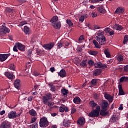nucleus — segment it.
Returning a JSON list of instances; mask_svg holds the SVG:
<instances>
[{"label": "nucleus", "instance_id": "603ef678", "mask_svg": "<svg viewBox=\"0 0 128 128\" xmlns=\"http://www.w3.org/2000/svg\"><path fill=\"white\" fill-rule=\"evenodd\" d=\"M90 16H92V18H96V16H98V13L96 12H92Z\"/></svg>", "mask_w": 128, "mask_h": 128}, {"label": "nucleus", "instance_id": "f257e3e1", "mask_svg": "<svg viewBox=\"0 0 128 128\" xmlns=\"http://www.w3.org/2000/svg\"><path fill=\"white\" fill-rule=\"evenodd\" d=\"M89 104L93 110L96 106V108L95 110L91 111L88 114V116H90V118H98L100 116V106H98V104L96 103L94 100L90 101Z\"/></svg>", "mask_w": 128, "mask_h": 128}, {"label": "nucleus", "instance_id": "b1692460", "mask_svg": "<svg viewBox=\"0 0 128 128\" xmlns=\"http://www.w3.org/2000/svg\"><path fill=\"white\" fill-rule=\"evenodd\" d=\"M48 84L50 88V90H51V92H56V86L54 85V84L51 82Z\"/></svg>", "mask_w": 128, "mask_h": 128}, {"label": "nucleus", "instance_id": "4d7b16f0", "mask_svg": "<svg viewBox=\"0 0 128 128\" xmlns=\"http://www.w3.org/2000/svg\"><path fill=\"white\" fill-rule=\"evenodd\" d=\"M124 72H128V65H126L124 66Z\"/></svg>", "mask_w": 128, "mask_h": 128}, {"label": "nucleus", "instance_id": "6e6552de", "mask_svg": "<svg viewBox=\"0 0 128 128\" xmlns=\"http://www.w3.org/2000/svg\"><path fill=\"white\" fill-rule=\"evenodd\" d=\"M54 46V42H50L48 44H44L42 46V48L47 50H52Z\"/></svg>", "mask_w": 128, "mask_h": 128}, {"label": "nucleus", "instance_id": "c03bdc74", "mask_svg": "<svg viewBox=\"0 0 128 128\" xmlns=\"http://www.w3.org/2000/svg\"><path fill=\"white\" fill-rule=\"evenodd\" d=\"M66 22V24H68V26H74V24L72 23V20H67Z\"/></svg>", "mask_w": 128, "mask_h": 128}, {"label": "nucleus", "instance_id": "72a5a7b5", "mask_svg": "<svg viewBox=\"0 0 128 128\" xmlns=\"http://www.w3.org/2000/svg\"><path fill=\"white\" fill-rule=\"evenodd\" d=\"M29 114L30 116H36V112L34 110L32 109L29 111Z\"/></svg>", "mask_w": 128, "mask_h": 128}, {"label": "nucleus", "instance_id": "7ed1b4c3", "mask_svg": "<svg viewBox=\"0 0 128 128\" xmlns=\"http://www.w3.org/2000/svg\"><path fill=\"white\" fill-rule=\"evenodd\" d=\"M96 40L101 46L106 44V36L104 35H100L96 36Z\"/></svg>", "mask_w": 128, "mask_h": 128}, {"label": "nucleus", "instance_id": "473e14b6", "mask_svg": "<svg viewBox=\"0 0 128 128\" xmlns=\"http://www.w3.org/2000/svg\"><path fill=\"white\" fill-rule=\"evenodd\" d=\"M6 60V56L4 54H0V62H2Z\"/></svg>", "mask_w": 128, "mask_h": 128}, {"label": "nucleus", "instance_id": "79ce46f5", "mask_svg": "<svg viewBox=\"0 0 128 128\" xmlns=\"http://www.w3.org/2000/svg\"><path fill=\"white\" fill-rule=\"evenodd\" d=\"M36 52L38 56H42V54H44V50H36Z\"/></svg>", "mask_w": 128, "mask_h": 128}, {"label": "nucleus", "instance_id": "58836bf2", "mask_svg": "<svg viewBox=\"0 0 128 128\" xmlns=\"http://www.w3.org/2000/svg\"><path fill=\"white\" fill-rule=\"evenodd\" d=\"M5 30H6L4 29V26H3L2 28H0V36H4V34H6Z\"/></svg>", "mask_w": 128, "mask_h": 128}, {"label": "nucleus", "instance_id": "bf43d9fd", "mask_svg": "<svg viewBox=\"0 0 128 128\" xmlns=\"http://www.w3.org/2000/svg\"><path fill=\"white\" fill-rule=\"evenodd\" d=\"M64 46H70V43L68 41H64Z\"/></svg>", "mask_w": 128, "mask_h": 128}, {"label": "nucleus", "instance_id": "4be33fe9", "mask_svg": "<svg viewBox=\"0 0 128 128\" xmlns=\"http://www.w3.org/2000/svg\"><path fill=\"white\" fill-rule=\"evenodd\" d=\"M97 10L100 14H106V9H104V6H100L97 8Z\"/></svg>", "mask_w": 128, "mask_h": 128}, {"label": "nucleus", "instance_id": "6ab92c4d", "mask_svg": "<svg viewBox=\"0 0 128 128\" xmlns=\"http://www.w3.org/2000/svg\"><path fill=\"white\" fill-rule=\"evenodd\" d=\"M102 69L98 68L94 70L93 71V76H100V74H102Z\"/></svg>", "mask_w": 128, "mask_h": 128}, {"label": "nucleus", "instance_id": "c756f323", "mask_svg": "<svg viewBox=\"0 0 128 128\" xmlns=\"http://www.w3.org/2000/svg\"><path fill=\"white\" fill-rule=\"evenodd\" d=\"M115 12H118V14H124V8H118L116 10Z\"/></svg>", "mask_w": 128, "mask_h": 128}, {"label": "nucleus", "instance_id": "412c9836", "mask_svg": "<svg viewBox=\"0 0 128 128\" xmlns=\"http://www.w3.org/2000/svg\"><path fill=\"white\" fill-rule=\"evenodd\" d=\"M58 74L60 76V78H64L66 76V70H64V69H62L58 73Z\"/></svg>", "mask_w": 128, "mask_h": 128}, {"label": "nucleus", "instance_id": "f704fd0d", "mask_svg": "<svg viewBox=\"0 0 128 128\" xmlns=\"http://www.w3.org/2000/svg\"><path fill=\"white\" fill-rule=\"evenodd\" d=\"M62 122L64 126H65L66 128L70 126V121L64 120Z\"/></svg>", "mask_w": 128, "mask_h": 128}, {"label": "nucleus", "instance_id": "8fccbe9b", "mask_svg": "<svg viewBox=\"0 0 128 128\" xmlns=\"http://www.w3.org/2000/svg\"><path fill=\"white\" fill-rule=\"evenodd\" d=\"M24 24H28V22L26 21H22L19 23L18 26H24Z\"/></svg>", "mask_w": 128, "mask_h": 128}, {"label": "nucleus", "instance_id": "9b49d317", "mask_svg": "<svg viewBox=\"0 0 128 128\" xmlns=\"http://www.w3.org/2000/svg\"><path fill=\"white\" fill-rule=\"evenodd\" d=\"M0 128H10V122L8 121H4L0 125Z\"/></svg>", "mask_w": 128, "mask_h": 128}, {"label": "nucleus", "instance_id": "7c9ffc66", "mask_svg": "<svg viewBox=\"0 0 128 128\" xmlns=\"http://www.w3.org/2000/svg\"><path fill=\"white\" fill-rule=\"evenodd\" d=\"M57 46L58 48H62V46H64V40H60L57 44Z\"/></svg>", "mask_w": 128, "mask_h": 128}, {"label": "nucleus", "instance_id": "49530a36", "mask_svg": "<svg viewBox=\"0 0 128 128\" xmlns=\"http://www.w3.org/2000/svg\"><path fill=\"white\" fill-rule=\"evenodd\" d=\"M104 54L106 56V58H110V54L108 51V49H106L104 50Z\"/></svg>", "mask_w": 128, "mask_h": 128}, {"label": "nucleus", "instance_id": "5701e85b", "mask_svg": "<svg viewBox=\"0 0 128 128\" xmlns=\"http://www.w3.org/2000/svg\"><path fill=\"white\" fill-rule=\"evenodd\" d=\"M61 94H62L64 96H67L68 94V90H66V88H63L61 90Z\"/></svg>", "mask_w": 128, "mask_h": 128}, {"label": "nucleus", "instance_id": "393cba45", "mask_svg": "<svg viewBox=\"0 0 128 128\" xmlns=\"http://www.w3.org/2000/svg\"><path fill=\"white\" fill-rule=\"evenodd\" d=\"M90 88H92V86H96V84H98V79L96 78H94V79H92L91 81H90Z\"/></svg>", "mask_w": 128, "mask_h": 128}, {"label": "nucleus", "instance_id": "69168bd1", "mask_svg": "<svg viewBox=\"0 0 128 128\" xmlns=\"http://www.w3.org/2000/svg\"><path fill=\"white\" fill-rule=\"evenodd\" d=\"M32 54V49H30L28 51V56H30V55Z\"/></svg>", "mask_w": 128, "mask_h": 128}, {"label": "nucleus", "instance_id": "13d9d810", "mask_svg": "<svg viewBox=\"0 0 128 128\" xmlns=\"http://www.w3.org/2000/svg\"><path fill=\"white\" fill-rule=\"evenodd\" d=\"M35 122H36V117L32 118L30 122L31 124Z\"/></svg>", "mask_w": 128, "mask_h": 128}, {"label": "nucleus", "instance_id": "09e8293b", "mask_svg": "<svg viewBox=\"0 0 128 128\" xmlns=\"http://www.w3.org/2000/svg\"><path fill=\"white\" fill-rule=\"evenodd\" d=\"M128 42V35H126L124 36V42H123L124 44H126V42Z\"/></svg>", "mask_w": 128, "mask_h": 128}, {"label": "nucleus", "instance_id": "774afa93", "mask_svg": "<svg viewBox=\"0 0 128 128\" xmlns=\"http://www.w3.org/2000/svg\"><path fill=\"white\" fill-rule=\"evenodd\" d=\"M50 70L51 72H56V68H54V67H52L50 68Z\"/></svg>", "mask_w": 128, "mask_h": 128}, {"label": "nucleus", "instance_id": "a19ab883", "mask_svg": "<svg viewBox=\"0 0 128 128\" xmlns=\"http://www.w3.org/2000/svg\"><path fill=\"white\" fill-rule=\"evenodd\" d=\"M127 76H124L120 78V82H126Z\"/></svg>", "mask_w": 128, "mask_h": 128}, {"label": "nucleus", "instance_id": "a878e982", "mask_svg": "<svg viewBox=\"0 0 128 128\" xmlns=\"http://www.w3.org/2000/svg\"><path fill=\"white\" fill-rule=\"evenodd\" d=\"M73 102L74 104H80V102H82V100H80V97H75L73 99Z\"/></svg>", "mask_w": 128, "mask_h": 128}, {"label": "nucleus", "instance_id": "2eb2a0df", "mask_svg": "<svg viewBox=\"0 0 128 128\" xmlns=\"http://www.w3.org/2000/svg\"><path fill=\"white\" fill-rule=\"evenodd\" d=\"M86 124V119L84 117L79 118L77 121V124L79 126H84Z\"/></svg>", "mask_w": 128, "mask_h": 128}, {"label": "nucleus", "instance_id": "e433bc0d", "mask_svg": "<svg viewBox=\"0 0 128 128\" xmlns=\"http://www.w3.org/2000/svg\"><path fill=\"white\" fill-rule=\"evenodd\" d=\"M92 42L94 44L95 46V48H100V46L98 44V42H96V40H92Z\"/></svg>", "mask_w": 128, "mask_h": 128}, {"label": "nucleus", "instance_id": "aec40b11", "mask_svg": "<svg viewBox=\"0 0 128 128\" xmlns=\"http://www.w3.org/2000/svg\"><path fill=\"white\" fill-rule=\"evenodd\" d=\"M118 88L119 90L118 96H124V94H126L124 90H122V84H119Z\"/></svg>", "mask_w": 128, "mask_h": 128}, {"label": "nucleus", "instance_id": "680f3d73", "mask_svg": "<svg viewBox=\"0 0 128 128\" xmlns=\"http://www.w3.org/2000/svg\"><path fill=\"white\" fill-rule=\"evenodd\" d=\"M75 112H76V109L74 108H72L71 114H74Z\"/></svg>", "mask_w": 128, "mask_h": 128}, {"label": "nucleus", "instance_id": "20e7f679", "mask_svg": "<svg viewBox=\"0 0 128 128\" xmlns=\"http://www.w3.org/2000/svg\"><path fill=\"white\" fill-rule=\"evenodd\" d=\"M52 98V96L50 93H48L42 96V102L44 104H48V102Z\"/></svg>", "mask_w": 128, "mask_h": 128}, {"label": "nucleus", "instance_id": "f8f14e48", "mask_svg": "<svg viewBox=\"0 0 128 128\" xmlns=\"http://www.w3.org/2000/svg\"><path fill=\"white\" fill-rule=\"evenodd\" d=\"M108 109H102L100 111V115L102 116H110V112L108 110Z\"/></svg>", "mask_w": 128, "mask_h": 128}, {"label": "nucleus", "instance_id": "4c0bfd02", "mask_svg": "<svg viewBox=\"0 0 128 128\" xmlns=\"http://www.w3.org/2000/svg\"><path fill=\"white\" fill-rule=\"evenodd\" d=\"M88 52L90 54H91V56H96V54H98L97 51L92 50H89Z\"/></svg>", "mask_w": 128, "mask_h": 128}, {"label": "nucleus", "instance_id": "ea45409f", "mask_svg": "<svg viewBox=\"0 0 128 128\" xmlns=\"http://www.w3.org/2000/svg\"><path fill=\"white\" fill-rule=\"evenodd\" d=\"M8 68L12 70H16V66L14 64H10L8 66Z\"/></svg>", "mask_w": 128, "mask_h": 128}, {"label": "nucleus", "instance_id": "dca6fc26", "mask_svg": "<svg viewBox=\"0 0 128 128\" xmlns=\"http://www.w3.org/2000/svg\"><path fill=\"white\" fill-rule=\"evenodd\" d=\"M113 30H120V32L124 30V27L120 24H116L113 26Z\"/></svg>", "mask_w": 128, "mask_h": 128}, {"label": "nucleus", "instance_id": "c85d7f7f", "mask_svg": "<svg viewBox=\"0 0 128 128\" xmlns=\"http://www.w3.org/2000/svg\"><path fill=\"white\" fill-rule=\"evenodd\" d=\"M117 120H118V118L116 116L114 117V116H112L110 118V122H112V124L116 122Z\"/></svg>", "mask_w": 128, "mask_h": 128}, {"label": "nucleus", "instance_id": "338daca9", "mask_svg": "<svg viewBox=\"0 0 128 128\" xmlns=\"http://www.w3.org/2000/svg\"><path fill=\"white\" fill-rule=\"evenodd\" d=\"M98 36H104V32H101L100 30L98 31Z\"/></svg>", "mask_w": 128, "mask_h": 128}, {"label": "nucleus", "instance_id": "864d4df0", "mask_svg": "<svg viewBox=\"0 0 128 128\" xmlns=\"http://www.w3.org/2000/svg\"><path fill=\"white\" fill-rule=\"evenodd\" d=\"M4 28L5 30V34H6V32L8 33L10 32V28H6V26H4Z\"/></svg>", "mask_w": 128, "mask_h": 128}, {"label": "nucleus", "instance_id": "a211bd4d", "mask_svg": "<svg viewBox=\"0 0 128 128\" xmlns=\"http://www.w3.org/2000/svg\"><path fill=\"white\" fill-rule=\"evenodd\" d=\"M8 118H16V111H11L8 114Z\"/></svg>", "mask_w": 128, "mask_h": 128}, {"label": "nucleus", "instance_id": "0eeeda50", "mask_svg": "<svg viewBox=\"0 0 128 128\" xmlns=\"http://www.w3.org/2000/svg\"><path fill=\"white\" fill-rule=\"evenodd\" d=\"M104 98H106V100H107L110 104H112V100H114V96H112L110 94H108L106 92H104Z\"/></svg>", "mask_w": 128, "mask_h": 128}, {"label": "nucleus", "instance_id": "cd10ccee", "mask_svg": "<svg viewBox=\"0 0 128 128\" xmlns=\"http://www.w3.org/2000/svg\"><path fill=\"white\" fill-rule=\"evenodd\" d=\"M58 20V16H54L50 20V22H52V24H54Z\"/></svg>", "mask_w": 128, "mask_h": 128}, {"label": "nucleus", "instance_id": "4468645a", "mask_svg": "<svg viewBox=\"0 0 128 128\" xmlns=\"http://www.w3.org/2000/svg\"><path fill=\"white\" fill-rule=\"evenodd\" d=\"M52 26L54 28H56V30H60L62 26V24H60V22L58 21L57 22H55V23L52 24Z\"/></svg>", "mask_w": 128, "mask_h": 128}, {"label": "nucleus", "instance_id": "37998d69", "mask_svg": "<svg viewBox=\"0 0 128 128\" xmlns=\"http://www.w3.org/2000/svg\"><path fill=\"white\" fill-rule=\"evenodd\" d=\"M116 60L118 62H122V60H124V56H122V55H120L117 57Z\"/></svg>", "mask_w": 128, "mask_h": 128}, {"label": "nucleus", "instance_id": "9d476101", "mask_svg": "<svg viewBox=\"0 0 128 128\" xmlns=\"http://www.w3.org/2000/svg\"><path fill=\"white\" fill-rule=\"evenodd\" d=\"M14 85L18 90H20V79L16 80L14 83Z\"/></svg>", "mask_w": 128, "mask_h": 128}, {"label": "nucleus", "instance_id": "052dcab7", "mask_svg": "<svg viewBox=\"0 0 128 128\" xmlns=\"http://www.w3.org/2000/svg\"><path fill=\"white\" fill-rule=\"evenodd\" d=\"M84 40V36L81 35L78 38V40Z\"/></svg>", "mask_w": 128, "mask_h": 128}, {"label": "nucleus", "instance_id": "f3484780", "mask_svg": "<svg viewBox=\"0 0 128 128\" xmlns=\"http://www.w3.org/2000/svg\"><path fill=\"white\" fill-rule=\"evenodd\" d=\"M4 76L8 78L9 80H12L14 79V76L13 74H11L10 72H4Z\"/></svg>", "mask_w": 128, "mask_h": 128}, {"label": "nucleus", "instance_id": "de8ad7c7", "mask_svg": "<svg viewBox=\"0 0 128 128\" xmlns=\"http://www.w3.org/2000/svg\"><path fill=\"white\" fill-rule=\"evenodd\" d=\"M30 128H38V124H36V122H35L34 124L30 125Z\"/></svg>", "mask_w": 128, "mask_h": 128}, {"label": "nucleus", "instance_id": "a18cd8bd", "mask_svg": "<svg viewBox=\"0 0 128 128\" xmlns=\"http://www.w3.org/2000/svg\"><path fill=\"white\" fill-rule=\"evenodd\" d=\"M88 64H89V66H94V60H88Z\"/></svg>", "mask_w": 128, "mask_h": 128}, {"label": "nucleus", "instance_id": "1a4fd4ad", "mask_svg": "<svg viewBox=\"0 0 128 128\" xmlns=\"http://www.w3.org/2000/svg\"><path fill=\"white\" fill-rule=\"evenodd\" d=\"M16 44L19 50H20L21 52H24V50H26V46L24 45H23L20 42H16Z\"/></svg>", "mask_w": 128, "mask_h": 128}, {"label": "nucleus", "instance_id": "bb28decb", "mask_svg": "<svg viewBox=\"0 0 128 128\" xmlns=\"http://www.w3.org/2000/svg\"><path fill=\"white\" fill-rule=\"evenodd\" d=\"M15 12L14 10L12 9L10 7L6 8L5 9V12H8V14H14Z\"/></svg>", "mask_w": 128, "mask_h": 128}, {"label": "nucleus", "instance_id": "2f4dec72", "mask_svg": "<svg viewBox=\"0 0 128 128\" xmlns=\"http://www.w3.org/2000/svg\"><path fill=\"white\" fill-rule=\"evenodd\" d=\"M86 60H83L82 61V62L80 63V66L82 68H86L88 64H86Z\"/></svg>", "mask_w": 128, "mask_h": 128}, {"label": "nucleus", "instance_id": "39448f33", "mask_svg": "<svg viewBox=\"0 0 128 128\" xmlns=\"http://www.w3.org/2000/svg\"><path fill=\"white\" fill-rule=\"evenodd\" d=\"M100 107L102 110H108L110 104H108V102L106 100H102Z\"/></svg>", "mask_w": 128, "mask_h": 128}, {"label": "nucleus", "instance_id": "f03ea898", "mask_svg": "<svg viewBox=\"0 0 128 128\" xmlns=\"http://www.w3.org/2000/svg\"><path fill=\"white\" fill-rule=\"evenodd\" d=\"M39 124L40 128H46L50 124L48 118L46 116H43L40 118Z\"/></svg>", "mask_w": 128, "mask_h": 128}, {"label": "nucleus", "instance_id": "6e6d98bb", "mask_svg": "<svg viewBox=\"0 0 128 128\" xmlns=\"http://www.w3.org/2000/svg\"><path fill=\"white\" fill-rule=\"evenodd\" d=\"M104 32H106V34H108L110 32V28H106L104 29Z\"/></svg>", "mask_w": 128, "mask_h": 128}, {"label": "nucleus", "instance_id": "3c124183", "mask_svg": "<svg viewBox=\"0 0 128 128\" xmlns=\"http://www.w3.org/2000/svg\"><path fill=\"white\" fill-rule=\"evenodd\" d=\"M94 100H98V98H100V94H94Z\"/></svg>", "mask_w": 128, "mask_h": 128}, {"label": "nucleus", "instance_id": "5fc2aeb1", "mask_svg": "<svg viewBox=\"0 0 128 128\" xmlns=\"http://www.w3.org/2000/svg\"><path fill=\"white\" fill-rule=\"evenodd\" d=\"M84 20V16L82 15L80 17L79 21L81 22H82Z\"/></svg>", "mask_w": 128, "mask_h": 128}, {"label": "nucleus", "instance_id": "0e129e2a", "mask_svg": "<svg viewBox=\"0 0 128 128\" xmlns=\"http://www.w3.org/2000/svg\"><path fill=\"white\" fill-rule=\"evenodd\" d=\"M32 98H34V96H30L28 98V102H32Z\"/></svg>", "mask_w": 128, "mask_h": 128}, {"label": "nucleus", "instance_id": "c9c22d12", "mask_svg": "<svg viewBox=\"0 0 128 128\" xmlns=\"http://www.w3.org/2000/svg\"><path fill=\"white\" fill-rule=\"evenodd\" d=\"M24 34H30V28L28 26H24Z\"/></svg>", "mask_w": 128, "mask_h": 128}, {"label": "nucleus", "instance_id": "e2e57ef3", "mask_svg": "<svg viewBox=\"0 0 128 128\" xmlns=\"http://www.w3.org/2000/svg\"><path fill=\"white\" fill-rule=\"evenodd\" d=\"M18 48V46H16V44L14 46V48H13V50H14V52H18V48Z\"/></svg>", "mask_w": 128, "mask_h": 128}, {"label": "nucleus", "instance_id": "423d86ee", "mask_svg": "<svg viewBox=\"0 0 128 128\" xmlns=\"http://www.w3.org/2000/svg\"><path fill=\"white\" fill-rule=\"evenodd\" d=\"M94 66L96 68H102L104 70L108 68V66H106V64H103L100 62H96L94 63Z\"/></svg>", "mask_w": 128, "mask_h": 128}, {"label": "nucleus", "instance_id": "ddd939ff", "mask_svg": "<svg viewBox=\"0 0 128 128\" xmlns=\"http://www.w3.org/2000/svg\"><path fill=\"white\" fill-rule=\"evenodd\" d=\"M59 110L60 112H68L69 110L68 108L66 106V105L62 104L60 107Z\"/></svg>", "mask_w": 128, "mask_h": 128}]
</instances>
